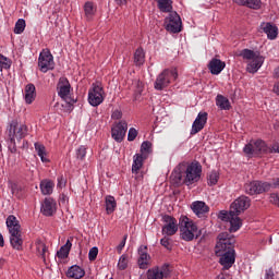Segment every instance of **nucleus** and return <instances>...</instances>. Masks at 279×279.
I'll use <instances>...</instances> for the list:
<instances>
[{
	"label": "nucleus",
	"instance_id": "0e129e2a",
	"mask_svg": "<svg viewBox=\"0 0 279 279\" xmlns=\"http://www.w3.org/2000/svg\"><path fill=\"white\" fill-rule=\"evenodd\" d=\"M272 186L274 189H279V179L274 181Z\"/></svg>",
	"mask_w": 279,
	"mask_h": 279
},
{
	"label": "nucleus",
	"instance_id": "6e6d98bb",
	"mask_svg": "<svg viewBox=\"0 0 279 279\" xmlns=\"http://www.w3.org/2000/svg\"><path fill=\"white\" fill-rule=\"evenodd\" d=\"M272 93L279 97V80L274 84Z\"/></svg>",
	"mask_w": 279,
	"mask_h": 279
},
{
	"label": "nucleus",
	"instance_id": "f8f14e48",
	"mask_svg": "<svg viewBox=\"0 0 279 279\" xmlns=\"http://www.w3.org/2000/svg\"><path fill=\"white\" fill-rule=\"evenodd\" d=\"M38 66L40 69H46V71H53L56 62H53V54H51L49 49H44L39 53Z\"/></svg>",
	"mask_w": 279,
	"mask_h": 279
},
{
	"label": "nucleus",
	"instance_id": "0eeeda50",
	"mask_svg": "<svg viewBox=\"0 0 279 279\" xmlns=\"http://www.w3.org/2000/svg\"><path fill=\"white\" fill-rule=\"evenodd\" d=\"M173 80H178V72H161L155 81V90H165V88H167V86H169V84L173 82Z\"/></svg>",
	"mask_w": 279,
	"mask_h": 279
},
{
	"label": "nucleus",
	"instance_id": "c756f323",
	"mask_svg": "<svg viewBox=\"0 0 279 279\" xmlns=\"http://www.w3.org/2000/svg\"><path fill=\"white\" fill-rule=\"evenodd\" d=\"M234 3L246 5V8H251L252 10H260V5L263 4L260 0H234Z\"/></svg>",
	"mask_w": 279,
	"mask_h": 279
},
{
	"label": "nucleus",
	"instance_id": "1a4fd4ad",
	"mask_svg": "<svg viewBox=\"0 0 279 279\" xmlns=\"http://www.w3.org/2000/svg\"><path fill=\"white\" fill-rule=\"evenodd\" d=\"M88 101L94 107L104 104V86L100 83L93 84V88L88 92Z\"/></svg>",
	"mask_w": 279,
	"mask_h": 279
},
{
	"label": "nucleus",
	"instance_id": "49530a36",
	"mask_svg": "<svg viewBox=\"0 0 279 279\" xmlns=\"http://www.w3.org/2000/svg\"><path fill=\"white\" fill-rule=\"evenodd\" d=\"M119 269H128V255H122L118 262Z\"/></svg>",
	"mask_w": 279,
	"mask_h": 279
},
{
	"label": "nucleus",
	"instance_id": "5fc2aeb1",
	"mask_svg": "<svg viewBox=\"0 0 279 279\" xmlns=\"http://www.w3.org/2000/svg\"><path fill=\"white\" fill-rule=\"evenodd\" d=\"M143 88H145V84L143 82L138 81L136 93H138V95H141V93H143Z\"/></svg>",
	"mask_w": 279,
	"mask_h": 279
},
{
	"label": "nucleus",
	"instance_id": "f257e3e1",
	"mask_svg": "<svg viewBox=\"0 0 279 279\" xmlns=\"http://www.w3.org/2000/svg\"><path fill=\"white\" fill-rule=\"evenodd\" d=\"M250 208V198L247 196H240L230 206V210H222L219 213V219L221 221H229L230 232H238L243 226V220L239 218L240 213L247 210Z\"/></svg>",
	"mask_w": 279,
	"mask_h": 279
},
{
	"label": "nucleus",
	"instance_id": "a878e982",
	"mask_svg": "<svg viewBox=\"0 0 279 279\" xmlns=\"http://www.w3.org/2000/svg\"><path fill=\"white\" fill-rule=\"evenodd\" d=\"M10 243L13 250L21 251L23 250V236L21 235V231L17 233H10Z\"/></svg>",
	"mask_w": 279,
	"mask_h": 279
},
{
	"label": "nucleus",
	"instance_id": "20e7f679",
	"mask_svg": "<svg viewBox=\"0 0 279 279\" xmlns=\"http://www.w3.org/2000/svg\"><path fill=\"white\" fill-rule=\"evenodd\" d=\"M179 226L181 239H183V241H193V239H197V236H199V229L191 218L182 216L180 218Z\"/></svg>",
	"mask_w": 279,
	"mask_h": 279
},
{
	"label": "nucleus",
	"instance_id": "338daca9",
	"mask_svg": "<svg viewBox=\"0 0 279 279\" xmlns=\"http://www.w3.org/2000/svg\"><path fill=\"white\" fill-rule=\"evenodd\" d=\"M219 73H221V71H211L213 75H219Z\"/></svg>",
	"mask_w": 279,
	"mask_h": 279
},
{
	"label": "nucleus",
	"instance_id": "3c124183",
	"mask_svg": "<svg viewBox=\"0 0 279 279\" xmlns=\"http://www.w3.org/2000/svg\"><path fill=\"white\" fill-rule=\"evenodd\" d=\"M276 275L274 274V268H268L265 270L264 279H274Z\"/></svg>",
	"mask_w": 279,
	"mask_h": 279
},
{
	"label": "nucleus",
	"instance_id": "c9c22d12",
	"mask_svg": "<svg viewBox=\"0 0 279 279\" xmlns=\"http://www.w3.org/2000/svg\"><path fill=\"white\" fill-rule=\"evenodd\" d=\"M156 2L161 12H171L173 10L171 0H156Z\"/></svg>",
	"mask_w": 279,
	"mask_h": 279
},
{
	"label": "nucleus",
	"instance_id": "c85d7f7f",
	"mask_svg": "<svg viewBox=\"0 0 279 279\" xmlns=\"http://www.w3.org/2000/svg\"><path fill=\"white\" fill-rule=\"evenodd\" d=\"M105 206L107 215H112L117 210V199L112 195H107L105 197Z\"/></svg>",
	"mask_w": 279,
	"mask_h": 279
},
{
	"label": "nucleus",
	"instance_id": "f03ea898",
	"mask_svg": "<svg viewBox=\"0 0 279 279\" xmlns=\"http://www.w3.org/2000/svg\"><path fill=\"white\" fill-rule=\"evenodd\" d=\"M182 178L183 184H185V186H191L196 182H199L202 179V165H199V162H191L187 165L183 175L179 174L177 184L182 182Z\"/></svg>",
	"mask_w": 279,
	"mask_h": 279
},
{
	"label": "nucleus",
	"instance_id": "2eb2a0df",
	"mask_svg": "<svg viewBox=\"0 0 279 279\" xmlns=\"http://www.w3.org/2000/svg\"><path fill=\"white\" fill-rule=\"evenodd\" d=\"M57 90L59 97L66 101L71 97V83H69V80L66 77H61L59 80V83L57 85Z\"/></svg>",
	"mask_w": 279,
	"mask_h": 279
},
{
	"label": "nucleus",
	"instance_id": "79ce46f5",
	"mask_svg": "<svg viewBox=\"0 0 279 279\" xmlns=\"http://www.w3.org/2000/svg\"><path fill=\"white\" fill-rule=\"evenodd\" d=\"M9 189H11L12 195H15V197H23V194L21 193L22 189L20 187L19 184L14 182L9 183Z\"/></svg>",
	"mask_w": 279,
	"mask_h": 279
},
{
	"label": "nucleus",
	"instance_id": "e2e57ef3",
	"mask_svg": "<svg viewBox=\"0 0 279 279\" xmlns=\"http://www.w3.org/2000/svg\"><path fill=\"white\" fill-rule=\"evenodd\" d=\"M5 245V241L3 240V234L0 233V247H3Z\"/></svg>",
	"mask_w": 279,
	"mask_h": 279
},
{
	"label": "nucleus",
	"instance_id": "ddd939ff",
	"mask_svg": "<svg viewBox=\"0 0 279 279\" xmlns=\"http://www.w3.org/2000/svg\"><path fill=\"white\" fill-rule=\"evenodd\" d=\"M162 234H167V236H173V234L178 232V220L169 215H165L162 217Z\"/></svg>",
	"mask_w": 279,
	"mask_h": 279
},
{
	"label": "nucleus",
	"instance_id": "9d476101",
	"mask_svg": "<svg viewBox=\"0 0 279 279\" xmlns=\"http://www.w3.org/2000/svg\"><path fill=\"white\" fill-rule=\"evenodd\" d=\"M244 189L247 195H259L260 193L269 191V189H271V184L267 182L252 181L250 183H246L244 185Z\"/></svg>",
	"mask_w": 279,
	"mask_h": 279
},
{
	"label": "nucleus",
	"instance_id": "4c0bfd02",
	"mask_svg": "<svg viewBox=\"0 0 279 279\" xmlns=\"http://www.w3.org/2000/svg\"><path fill=\"white\" fill-rule=\"evenodd\" d=\"M151 154V143L150 142H143L141 145V153L140 156H143L144 158H148V156Z\"/></svg>",
	"mask_w": 279,
	"mask_h": 279
},
{
	"label": "nucleus",
	"instance_id": "412c9836",
	"mask_svg": "<svg viewBox=\"0 0 279 279\" xmlns=\"http://www.w3.org/2000/svg\"><path fill=\"white\" fill-rule=\"evenodd\" d=\"M191 208H192L193 213L195 215H197L199 218L204 217V215H206V213H208V210H210L208 208V205H206V203H204L202 201L193 202L191 205Z\"/></svg>",
	"mask_w": 279,
	"mask_h": 279
},
{
	"label": "nucleus",
	"instance_id": "58836bf2",
	"mask_svg": "<svg viewBox=\"0 0 279 279\" xmlns=\"http://www.w3.org/2000/svg\"><path fill=\"white\" fill-rule=\"evenodd\" d=\"M84 12L87 19H93L96 12L95 4L93 2H86L84 5Z\"/></svg>",
	"mask_w": 279,
	"mask_h": 279
},
{
	"label": "nucleus",
	"instance_id": "9b49d317",
	"mask_svg": "<svg viewBox=\"0 0 279 279\" xmlns=\"http://www.w3.org/2000/svg\"><path fill=\"white\" fill-rule=\"evenodd\" d=\"M125 134H128V121L125 120L114 123L111 128V137L116 143H123Z\"/></svg>",
	"mask_w": 279,
	"mask_h": 279
},
{
	"label": "nucleus",
	"instance_id": "a18cd8bd",
	"mask_svg": "<svg viewBox=\"0 0 279 279\" xmlns=\"http://www.w3.org/2000/svg\"><path fill=\"white\" fill-rule=\"evenodd\" d=\"M76 158L78 160H84L86 158V146H80L76 149Z\"/></svg>",
	"mask_w": 279,
	"mask_h": 279
},
{
	"label": "nucleus",
	"instance_id": "cd10ccee",
	"mask_svg": "<svg viewBox=\"0 0 279 279\" xmlns=\"http://www.w3.org/2000/svg\"><path fill=\"white\" fill-rule=\"evenodd\" d=\"M133 62L135 66H143L145 64V49L140 47L135 50Z\"/></svg>",
	"mask_w": 279,
	"mask_h": 279
},
{
	"label": "nucleus",
	"instance_id": "dca6fc26",
	"mask_svg": "<svg viewBox=\"0 0 279 279\" xmlns=\"http://www.w3.org/2000/svg\"><path fill=\"white\" fill-rule=\"evenodd\" d=\"M170 271L169 266L163 265L161 267H155L147 271V278L148 279H163L168 278Z\"/></svg>",
	"mask_w": 279,
	"mask_h": 279
},
{
	"label": "nucleus",
	"instance_id": "473e14b6",
	"mask_svg": "<svg viewBox=\"0 0 279 279\" xmlns=\"http://www.w3.org/2000/svg\"><path fill=\"white\" fill-rule=\"evenodd\" d=\"M72 243L71 240H68L66 243L61 246V248L58 251L57 255L59 258L64 259L69 257V253L71 252V247H72Z\"/></svg>",
	"mask_w": 279,
	"mask_h": 279
},
{
	"label": "nucleus",
	"instance_id": "13d9d810",
	"mask_svg": "<svg viewBox=\"0 0 279 279\" xmlns=\"http://www.w3.org/2000/svg\"><path fill=\"white\" fill-rule=\"evenodd\" d=\"M125 241H128V235H125L123 241L118 245V252H121V250L125 247Z\"/></svg>",
	"mask_w": 279,
	"mask_h": 279
},
{
	"label": "nucleus",
	"instance_id": "72a5a7b5",
	"mask_svg": "<svg viewBox=\"0 0 279 279\" xmlns=\"http://www.w3.org/2000/svg\"><path fill=\"white\" fill-rule=\"evenodd\" d=\"M209 71H223L226 69V62L220 59H213L208 64Z\"/></svg>",
	"mask_w": 279,
	"mask_h": 279
},
{
	"label": "nucleus",
	"instance_id": "c03bdc74",
	"mask_svg": "<svg viewBox=\"0 0 279 279\" xmlns=\"http://www.w3.org/2000/svg\"><path fill=\"white\" fill-rule=\"evenodd\" d=\"M25 32V20L20 19L15 23L14 34H23Z\"/></svg>",
	"mask_w": 279,
	"mask_h": 279
},
{
	"label": "nucleus",
	"instance_id": "69168bd1",
	"mask_svg": "<svg viewBox=\"0 0 279 279\" xmlns=\"http://www.w3.org/2000/svg\"><path fill=\"white\" fill-rule=\"evenodd\" d=\"M217 279H226V276H223V274L218 275V276H217Z\"/></svg>",
	"mask_w": 279,
	"mask_h": 279
},
{
	"label": "nucleus",
	"instance_id": "f704fd0d",
	"mask_svg": "<svg viewBox=\"0 0 279 279\" xmlns=\"http://www.w3.org/2000/svg\"><path fill=\"white\" fill-rule=\"evenodd\" d=\"M40 190L43 195H51L53 193V182L49 180L41 181Z\"/></svg>",
	"mask_w": 279,
	"mask_h": 279
},
{
	"label": "nucleus",
	"instance_id": "5701e85b",
	"mask_svg": "<svg viewBox=\"0 0 279 279\" xmlns=\"http://www.w3.org/2000/svg\"><path fill=\"white\" fill-rule=\"evenodd\" d=\"M217 256H220V265H222L225 269H230V267L234 265V260H235L234 251L227 252L222 255H217Z\"/></svg>",
	"mask_w": 279,
	"mask_h": 279
},
{
	"label": "nucleus",
	"instance_id": "7ed1b4c3",
	"mask_svg": "<svg viewBox=\"0 0 279 279\" xmlns=\"http://www.w3.org/2000/svg\"><path fill=\"white\" fill-rule=\"evenodd\" d=\"M246 156H263L264 154H274V146L267 145L263 140H251L243 148Z\"/></svg>",
	"mask_w": 279,
	"mask_h": 279
},
{
	"label": "nucleus",
	"instance_id": "4468645a",
	"mask_svg": "<svg viewBox=\"0 0 279 279\" xmlns=\"http://www.w3.org/2000/svg\"><path fill=\"white\" fill-rule=\"evenodd\" d=\"M208 122V113L206 111L199 112L192 124L191 134L195 135L202 132Z\"/></svg>",
	"mask_w": 279,
	"mask_h": 279
},
{
	"label": "nucleus",
	"instance_id": "603ef678",
	"mask_svg": "<svg viewBox=\"0 0 279 279\" xmlns=\"http://www.w3.org/2000/svg\"><path fill=\"white\" fill-rule=\"evenodd\" d=\"M269 199L271 204H275V206H279V194H271Z\"/></svg>",
	"mask_w": 279,
	"mask_h": 279
},
{
	"label": "nucleus",
	"instance_id": "052dcab7",
	"mask_svg": "<svg viewBox=\"0 0 279 279\" xmlns=\"http://www.w3.org/2000/svg\"><path fill=\"white\" fill-rule=\"evenodd\" d=\"M116 3H118V5H125L128 0H116Z\"/></svg>",
	"mask_w": 279,
	"mask_h": 279
},
{
	"label": "nucleus",
	"instance_id": "393cba45",
	"mask_svg": "<svg viewBox=\"0 0 279 279\" xmlns=\"http://www.w3.org/2000/svg\"><path fill=\"white\" fill-rule=\"evenodd\" d=\"M147 160V157L136 154L133 156L132 173L137 174L141 169H143V162Z\"/></svg>",
	"mask_w": 279,
	"mask_h": 279
},
{
	"label": "nucleus",
	"instance_id": "2f4dec72",
	"mask_svg": "<svg viewBox=\"0 0 279 279\" xmlns=\"http://www.w3.org/2000/svg\"><path fill=\"white\" fill-rule=\"evenodd\" d=\"M35 247H36V252L37 255L40 256L43 258V260H46L47 258V245H45V242L37 240L35 242Z\"/></svg>",
	"mask_w": 279,
	"mask_h": 279
},
{
	"label": "nucleus",
	"instance_id": "a19ab883",
	"mask_svg": "<svg viewBox=\"0 0 279 279\" xmlns=\"http://www.w3.org/2000/svg\"><path fill=\"white\" fill-rule=\"evenodd\" d=\"M257 53L258 52H254V50L244 49L240 52V56L243 60H250L252 62L253 58H256Z\"/></svg>",
	"mask_w": 279,
	"mask_h": 279
},
{
	"label": "nucleus",
	"instance_id": "4d7b16f0",
	"mask_svg": "<svg viewBox=\"0 0 279 279\" xmlns=\"http://www.w3.org/2000/svg\"><path fill=\"white\" fill-rule=\"evenodd\" d=\"M160 243H161V245H162L163 247H166L167 250H169V245H170V243H169V238H163V239H161Z\"/></svg>",
	"mask_w": 279,
	"mask_h": 279
},
{
	"label": "nucleus",
	"instance_id": "ea45409f",
	"mask_svg": "<svg viewBox=\"0 0 279 279\" xmlns=\"http://www.w3.org/2000/svg\"><path fill=\"white\" fill-rule=\"evenodd\" d=\"M12 66V60L3 54H0V71H8Z\"/></svg>",
	"mask_w": 279,
	"mask_h": 279
},
{
	"label": "nucleus",
	"instance_id": "aec40b11",
	"mask_svg": "<svg viewBox=\"0 0 279 279\" xmlns=\"http://www.w3.org/2000/svg\"><path fill=\"white\" fill-rule=\"evenodd\" d=\"M7 228L10 234H19L21 232V223L16 219V216L11 215L7 218Z\"/></svg>",
	"mask_w": 279,
	"mask_h": 279
},
{
	"label": "nucleus",
	"instance_id": "774afa93",
	"mask_svg": "<svg viewBox=\"0 0 279 279\" xmlns=\"http://www.w3.org/2000/svg\"><path fill=\"white\" fill-rule=\"evenodd\" d=\"M173 175H175V171L172 173V178H173Z\"/></svg>",
	"mask_w": 279,
	"mask_h": 279
},
{
	"label": "nucleus",
	"instance_id": "bf43d9fd",
	"mask_svg": "<svg viewBox=\"0 0 279 279\" xmlns=\"http://www.w3.org/2000/svg\"><path fill=\"white\" fill-rule=\"evenodd\" d=\"M272 154H279V145L278 144H275L272 146Z\"/></svg>",
	"mask_w": 279,
	"mask_h": 279
},
{
	"label": "nucleus",
	"instance_id": "37998d69",
	"mask_svg": "<svg viewBox=\"0 0 279 279\" xmlns=\"http://www.w3.org/2000/svg\"><path fill=\"white\" fill-rule=\"evenodd\" d=\"M219 182V172L218 171H211L208 174V184L209 186H215Z\"/></svg>",
	"mask_w": 279,
	"mask_h": 279
},
{
	"label": "nucleus",
	"instance_id": "a211bd4d",
	"mask_svg": "<svg viewBox=\"0 0 279 279\" xmlns=\"http://www.w3.org/2000/svg\"><path fill=\"white\" fill-rule=\"evenodd\" d=\"M260 29L266 34L268 40H276L278 38V26L269 22H263Z\"/></svg>",
	"mask_w": 279,
	"mask_h": 279
},
{
	"label": "nucleus",
	"instance_id": "39448f33",
	"mask_svg": "<svg viewBox=\"0 0 279 279\" xmlns=\"http://www.w3.org/2000/svg\"><path fill=\"white\" fill-rule=\"evenodd\" d=\"M10 141L13 144L12 153L16 151V141H22L27 136V125L12 122L9 129Z\"/></svg>",
	"mask_w": 279,
	"mask_h": 279
},
{
	"label": "nucleus",
	"instance_id": "e433bc0d",
	"mask_svg": "<svg viewBox=\"0 0 279 279\" xmlns=\"http://www.w3.org/2000/svg\"><path fill=\"white\" fill-rule=\"evenodd\" d=\"M263 62H265V58L260 56L258 52L251 61V69H254L255 71H258L263 66Z\"/></svg>",
	"mask_w": 279,
	"mask_h": 279
},
{
	"label": "nucleus",
	"instance_id": "bb28decb",
	"mask_svg": "<svg viewBox=\"0 0 279 279\" xmlns=\"http://www.w3.org/2000/svg\"><path fill=\"white\" fill-rule=\"evenodd\" d=\"M35 151L39 156L41 162L44 163L50 162L49 153H47V148L45 147V145L40 143H35Z\"/></svg>",
	"mask_w": 279,
	"mask_h": 279
},
{
	"label": "nucleus",
	"instance_id": "4be33fe9",
	"mask_svg": "<svg viewBox=\"0 0 279 279\" xmlns=\"http://www.w3.org/2000/svg\"><path fill=\"white\" fill-rule=\"evenodd\" d=\"M138 255L140 269H147V266L149 265V254H147V246H140Z\"/></svg>",
	"mask_w": 279,
	"mask_h": 279
},
{
	"label": "nucleus",
	"instance_id": "de8ad7c7",
	"mask_svg": "<svg viewBox=\"0 0 279 279\" xmlns=\"http://www.w3.org/2000/svg\"><path fill=\"white\" fill-rule=\"evenodd\" d=\"M136 136H138V131L135 128H131L128 133V141L132 143V141H136Z\"/></svg>",
	"mask_w": 279,
	"mask_h": 279
},
{
	"label": "nucleus",
	"instance_id": "6e6552de",
	"mask_svg": "<svg viewBox=\"0 0 279 279\" xmlns=\"http://www.w3.org/2000/svg\"><path fill=\"white\" fill-rule=\"evenodd\" d=\"M167 32L171 34H180L182 32V19L177 12H171L165 20Z\"/></svg>",
	"mask_w": 279,
	"mask_h": 279
},
{
	"label": "nucleus",
	"instance_id": "09e8293b",
	"mask_svg": "<svg viewBox=\"0 0 279 279\" xmlns=\"http://www.w3.org/2000/svg\"><path fill=\"white\" fill-rule=\"evenodd\" d=\"M99 254V248L97 247H92L89 250V253H88V258L89 260H96L97 259V255Z\"/></svg>",
	"mask_w": 279,
	"mask_h": 279
},
{
	"label": "nucleus",
	"instance_id": "6ab92c4d",
	"mask_svg": "<svg viewBox=\"0 0 279 279\" xmlns=\"http://www.w3.org/2000/svg\"><path fill=\"white\" fill-rule=\"evenodd\" d=\"M24 101L28 106L36 101V86L32 83L27 84L24 88Z\"/></svg>",
	"mask_w": 279,
	"mask_h": 279
},
{
	"label": "nucleus",
	"instance_id": "423d86ee",
	"mask_svg": "<svg viewBox=\"0 0 279 279\" xmlns=\"http://www.w3.org/2000/svg\"><path fill=\"white\" fill-rule=\"evenodd\" d=\"M228 252H234V240L228 233H220L216 244V256H223Z\"/></svg>",
	"mask_w": 279,
	"mask_h": 279
},
{
	"label": "nucleus",
	"instance_id": "864d4df0",
	"mask_svg": "<svg viewBox=\"0 0 279 279\" xmlns=\"http://www.w3.org/2000/svg\"><path fill=\"white\" fill-rule=\"evenodd\" d=\"M57 186L58 189H64V186H66V179H64V177H59Z\"/></svg>",
	"mask_w": 279,
	"mask_h": 279
},
{
	"label": "nucleus",
	"instance_id": "f3484780",
	"mask_svg": "<svg viewBox=\"0 0 279 279\" xmlns=\"http://www.w3.org/2000/svg\"><path fill=\"white\" fill-rule=\"evenodd\" d=\"M56 210H58V203H56V199L48 197L45 198L44 203L41 204V213L46 217H51V215H54Z\"/></svg>",
	"mask_w": 279,
	"mask_h": 279
},
{
	"label": "nucleus",
	"instance_id": "8fccbe9b",
	"mask_svg": "<svg viewBox=\"0 0 279 279\" xmlns=\"http://www.w3.org/2000/svg\"><path fill=\"white\" fill-rule=\"evenodd\" d=\"M122 118H123V111H121V109H116L112 111L111 119H113V121H119Z\"/></svg>",
	"mask_w": 279,
	"mask_h": 279
},
{
	"label": "nucleus",
	"instance_id": "680f3d73",
	"mask_svg": "<svg viewBox=\"0 0 279 279\" xmlns=\"http://www.w3.org/2000/svg\"><path fill=\"white\" fill-rule=\"evenodd\" d=\"M5 258H0V269H3L5 267Z\"/></svg>",
	"mask_w": 279,
	"mask_h": 279
},
{
	"label": "nucleus",
	"instance_id": "b1692460",
	"mask_svg": "<svg viewBox=\"0 0 279 279\" xmlns=\"http://www.w3.org/2000/svg\"><path fill=\"white\" fill-rule=\"evenodd\" d=\"M84 276H86V271L77 265L71 266L66 271L68 278L82 279Z\"/></svg>",
	"mask_w": 279,
	"mask_h": 279
},
{
	"label": "nucleus",
	"instance_id": "7c9ffc66",
	"mask_svg": "<svg viewBox=\"0 0 279 279\" xmlns=\"http://www.w3.org/2000/svg\"><path fill=\"white\" fill-rule=\"evenodd\" d=\"M216 106L219 107L220 110H230V108H232L230 100L221 94L216 97Z\"/></svg>",
	"mask_w": 279,
	"mask_h": 279
}]
</instances>
